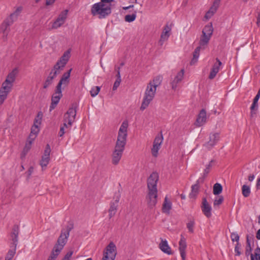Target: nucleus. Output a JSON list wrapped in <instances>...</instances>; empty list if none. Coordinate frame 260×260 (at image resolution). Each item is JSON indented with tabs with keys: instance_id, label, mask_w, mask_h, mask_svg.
I'll return each instance as SVG.
<instances>
[{
	"instance_id": "nucleus-1",
	"label": "nucleus",
	"mask_w": 260,
	"mask_h": 260,
	"mask_svg": "<svg viewBox=\"0 0 260 260\" xmlns=\"http://www.w3.org/2000/svg\"><path fill=\"white\" fill-rule=\"evenodd\" d=\"M128 126V121L125 120L123 121L118 131L117 141L112 155V162L114 165H117L119 163L124 150L127 137Z\"/></svg>"
},
{
	"instance_id": "nucleus-2",
	"label": "nucleus",
	"mask_w": 260,
	"mask_h": 260,
	"mask_svg": "<svg viewBox=\"0 0 260 260\" xmlns=\"http://www.w3.org/2000/svg\"><path fill=\"white\" fill-rule=\"evenodd\" d=\"M158 179V174L157 172H153L147 179L148 193L146 199L148 206L150 209H153L157 203V183Z\"/></svg>"
},
{
	"instance_id": "nucleus-3",
	"label": "nucleus",
	"mask_w": 260,
	"mask_h": 260,
	"mask_svg": "<svg viewBox=\"0 0 260 260\" xmlns=\"http://www.w3.org/2000/svg\"><path fill=\"white\" fill-rule=\"evenodd\" d=\"M70 54V51H66L54 66L53 68L44 83L43 88L44 89L47 88L52 84L54 79L56 78L57 75L59 73V70H62L65 67L69 60Z\"/></svg>"
},
{
	"instance_id": "nucleus-4",
	"label": "nucleus",
	"mask_w": 260,
	"mask_h": 260,
	"mask_svg": "<svg viewBox=\"0 0 260 260\" xmlns=\"http://www.w3.org/2000/svg\"><path fill=\"white\" fill-rule=\"evenodd\" d=\"M73 229V222L72 221H68L65 229L61 230L60 236H59L57 242L54 246V248L56 249L57 248L58 250L61 251L67 242L70 232Z\"/></svg>"
},
{
	"instance_id": "nucleus-5",
	"label": "nucleus",
	"mask_w": 260,
	"mask_h": 260,
	"mask_svg": "<svg viewBox=\"0 0 260 260\" xmlns=\"http://www.w3.org/2000/svg\"><path fill=\"white\" fill-rule=\"evenodd\" d=\"M111 4L107 5L101 2L94 4L91 7V12L93 16L99 15V18H105L111 13Z\"/></svg>"
},
{
	"instance_id": "nucleus-6",
	"label": "nucleus",
	"mask_w": 260,
	"mask_h": 260,
	"mask_svg": "<svg viewBox=\"0 0 260 260\" xmlns=\"http://www.w3.org/2000/svg\"><path fill=\"white\" fill-rule=\"evenodd\" d=\"M156 89L148 84L145 91L143 100L140 107L141 110H145L153 99Z\"/></svg>"
},
{
	"instance_id": "nucleus-7",
	"label": "nucleus",
	"mask_w": 260,
	"mask_h": 260,
	"mask_svg": "<svg viewBox=\"0 0 260 260\" xmlns=\"http://www.w3.org/2000/svg\"><path fill=\"white\" fill-rule=\"evenodd\" d=\"M116 254V245L113 242H110L104 251L102 260H114Z\"/></svg>"
},
{
	"instance_id": "nucleus-8",
	"label": "nucleus",
	"mask_w": 260,
	"mask_h": 260,
	"mask_svg": "<svg viewBox=\"0 0 260 260\" xmlns=\"http://www.w3.org/2000/svg\"><path fill=\"white\" fill-rule=\"evenodd\" d=\"M120 197L121 193L120 190H118V192H115L113 197L114 201H112L110 203V208L108 210L109 218H111L115 215L117 211V207L118 206V203Z\"/></svg>"
},
{
	"instance_id": "nucleus-9",
	"label": "nucleus",
	"mask_w": 260,
	"mask_h": 260,
	"mask_svg": "<svg viewBox=\"0 0 260 260\" xmlns=\"http://www.w3.org/2000/svg\"><path fill=\"white\" fill-rule=\"evenodd\" d=\"M50 152L51 148L50 145L47 144L46 146L44 154L42 156V158L40 162V165H41L43 170L45 169L50 161Z\"/></svg>"
},
{
	"instance_id": "nucleus-10",
	"label": "nucleus",
	"mask_w": 260,
	"mask_h": 260,
	"mask_svg": "<svg viewBox=\"0 0 260 260\" xmlns=\"http://www.w3.org/2000/svg\"><path fill=\"white\" fill-rule=\"evenodd\" d=\"M62 96L61 89L59 88L58 90L57 87H56L55 92L52 95L51 103L49 108L50 111L55 109Z\"/></svg>"
},
{
	"instance_id": "nucleus-11",
	"label": "nucleus",
	"mask_w": 260,
	"mask_h": 260,
	"mask_svg": "<svg viewBox=\"0 0 260 260\" xmlns=\"http://www.w3.org/2000/svg\"><path fill=\"white\" fill-rule=\"evenodd\" d=\"M16 73V69H14L8 75L6 80L2 84L3 88H4L5 89H11L13 86L12 83L14 82L15 80Z\"/></svg>"
},
{
	"instance_id": "nucleus-12",
	"label": "nucleus",
	"mask_w": 260,
	"mask_h": 260,
	"mask_svg": "<svg viewBox=\"0 0 260 260\" xmlns=\"http://www.w3.org/2000/svg\"><path fill=\"white\" fill-rule=\"evenodd\" d=\"M219 133H211L209 135V140L204 144V146L208 150L211 149L219 141Z\"/></svg>"
},
{
	"instance_id": "nucleus-13",
	"label": "nucleus",
	"mask_w": 260,
	"mask_h": 260,
	"mask_svg": "<svg viewBox=\"0 0 260 260\" xmlns=\"http://www.w3.org/2000/svg\"><path fill=\"white\" fill-rule=\"evenodd\" d=\"M14 19H11V18H7L1 26V30L3 31L4 37L7 38L8 33L10 30V26H11L14 22Z\"/></svg>"
},
{
	"instance_id": "nucleus-14",
	"label": "nucleus",
	"mask_w": 260,
	"mask_h": 260,
	"mask_svg": "<svg viewBox=\"0 0 260 260\" xmlns=\"http://www.w3.org/2000/svg\"><path fill=\"white\" fill-rule=\"evenodd\" d=\"M216 62L213 65L209 75V79L211 80L213 79L216 77L219 71L220 67L222 65V62L218 58H216Z\"/></svg>"
},
{
	"instance_id": "nucleus-15",
	"label": "nucleus",
	"mask_w": 260,
	"mask_h": 260,
	"mask_svg": "<svg viewBox=\"0 0 260 260\" xmlns=\"http://www.w3.org/2000/svg\"><path fill=\"white\" fill-rule=\"evenodd\" d=\"M184 74V71L183 69H182L180 72H179L175 76L173 80H172L170 84L171 85V87L172 89L175 90L177 87V84L179 83L183 79Z\"/></svg>"
},
{
	"instance_id": "nucleus-16",
	"label": "nucleus",
	"mask_w": 260,
	"mask_h": 260,
	"mask_svg": "<svg viewBox=\"0 0 260 260\" xmlns=\"http://www.w3.org/2000/svg\"><path fill=\"white\" fill-rule=\"evenodd\" d=\"M19 233V227L18 225L15 224L11 233L10 236L12 241V245L14 247H17L18 241V235Z\"/></svg>"
},
{
	"instance_id": "nucleus-17",
	"label": "nucleus",
	"mask_w": 260,
	"mask_h": 260,
	"mask_svg": "<svg viewBox=\"0 0 260 260\" xmlns=\"http://www.w3.org/2000/svg\"><path fill=\"white\" fill-rule=\"evenodd\" d=\"M206 112L205 109H202L198 115L196 120V124L197 126H201L203 125L206 122Z\"/></svg>"
},
{
	"instance_id": "nucleus-18",
	"label": "nucleus",
	"mask_w": 260,
	"mask_h": 260,
	"mask_svg": "<svg viewBox=\"0 0 260 260\" xmlns=\"http://www.w3.org/2000/svg\"><path fill=\"white\" fill-rule=\"evenodd\" d=\"M202 210L204 215L208 218L211 216V207L208 204L207 199L204 198L203 199Z\"/></svg>"
},
{
	"instance_id": "nucleus-19",
	"label": "nucleus",
	"mask_w": 260,
	"mask_h": 260,
	"mask_svg": "<svg viewBox=\"0 0 260 260\" xmlns=\"http://www.w3.org/2000/svg\"><path fill=\"white\" fill-rule=\"evenodd\" d=\"M72 71V69L69 70L67 72L64 73L60 80H59L58 83L57 84L56 87L59 89V88L61 89V85L62 84L68 85L69 83V78L70 77L71 72Z\"/></svg>"
},
{
	"instance_id": "nucleus-20",
	"label": "nucleus",
	"mask_w": 260,
	"mask_h": 260,
	"mask_svg": "<svg viewBox=\"0 0 260 260\" xmlns=\"http://www.w3.org/2000/svg\"><path fill=\"white\" fill-rule=\"evenodd\" d=\"M159 247L163 252L168 255L172 254L171 248L168 245V242L166 240H163L161 239V242L159 245Z\"/></svg>"
},
{
	"instance_id": "nucleus-21",
	"label": "nucleus",
	"mask_w": 260,
	"mask_h": 260,
	"mask_svg": "<svg viewBox=\"0 0 260 260\" xmlns=\"http://www.w3.org/2000/svg\"><path fill=\"white\" fill-rule=\"evenodd\" d=\"M203 179L199 178L197 181L196 183L191 186V192L189 194V197L192 198L195 197L199 192V184L204 182Z\"/></svg>"
},
{
	"instance_id": "nucleus-22",
	"label": "nucleus",
	"mask_w": 260,
	"mask_h": 260,
	"mask_svg": "<svg viewBox=\"0 0 260 260\" xmlns=\"http://www.w3.org/2000/svg\"><path fill=\"white\" fill-rule=\"evenodd\" d=\"M201 49H203V47L200 46L197 47L195 49L193 52V57L190 62V65H193L198 61V58L200 55V52Z\"/></svg>"
},
{
	"instance_id": "nucleus-23",
	"label": "nucleus",
	"mask_w": 260,
	"mask_h": 260,
	"mask_svg": "<svg viewBox=\"0 0 260 260\" xmlns=\"http://www.w3.org/2000/svg\"><path fill=\"white\" fill-rule=\"evenodd\" d=\"M172 208V203L166 197L162 205V210L164 213H169Z\"/></svg>"
},
{
	"instance_id": "nucleus-24",
	"label": "nucleus",
	"mask_w": 260,
	"mask_h": 260,
	"mask_svg": "<svg viewBox=\"0 0 260 260\" xmlns=\"http://www.w3.org/2000/svg\"><path fill=\"white\" fill-rule=\"evenodd\" d=\"M11 89H5L3 88V86H2L0 89V105L4 103Z\"/></svg>"
},
{
	"instance_id": "nucleus-25",
	"label": "nucleus",
	"mask_w": 260,
	"mask_h": 260,
	"mask_svg": "<svg viewBox=\"0 0 260 260\" xmlns=\"http://www.w3.org/2000/svg\"><path fill=\"white\" fill-rule=\"evenodd\" d=\"M74 118H72V117L69 116V115L65 113L63 116V124L64 126H66V128L68 127V126L70 127L71 126L74 122Z\"/></svg>"
},
{
	"instance_id": "nucleus-26",
	"label": "nucleus",
	"mask_w": 260,
	"mask_h": 260,
	"mask_svg": "<svg viewBox=\"0 0 260 260\" xmlns=\"http://www.w3.org/2000/svg\"><path fill=\"white\" fill-rule=\"evenodd\" d=\"M210 38L211 37L210 36L206 34L203 35L202 34V36L199 42V44L200 46L203 47V49H205V46L208 44Z\"/></svg>"
},
{
	"instance_id": "nucleus-27",
	"label": "nucleus",
	"mask_w": 260,
	"mask_h": 260,
	"mask_svg": "<svg viewBox=\"0 0 260 260\" xmlns=\"http://www.w3.org/2000/svg\"><path fill=\"white\" fill-rule=\"evenodd\" d=\"M161 81L162 77L160 76H157L154 77L152 81H150L148 84L156 89L157 87L161 84Z\"/></svg>"
},
{
	"instance_id": "nucleus-28",
	"label": "nucleus",
	"mask_w": 260,
	"mask_h": 260,
	"mask_svg": "<svg viewBox=\"0 0 260 260\" xmlns=\"http://www.w3.org/2000/svg\"><path fill=\"white\" fill-rule=\"evenodd\" d=\"M214 162V160L212 159L210 161L209 164H208L206 166V168L204 170L203 176L202 177L200 178V179H203V180L204 181V179L207 176L208 174L210 172V170L213 166V164Z\"/></svg>"
},
{
	"instance_id": "nucleus-29",
	"label": "nucleus",
	"mask_w": 260,
	"mask_h": 260,
	"mask_svg": "<svg viewBox=\"0 0 260 260\" xmlns=\"http://www.w3.org/2000/svg\"><path fill=\"white\" fill-rule=\"evenodd\" d=\"M213 31V28L211 23L210 24L206 25L202 30V34L203 35H209L211 37Z\"/></svg>"
},
{
	"instance_id": "nucleus-30",
	"label": "nucleus",
	"mask_w": 260,
	"mask_h": 260,
	"mask_svg": "<svg viewBox=\"0 0 260 260\" xmlns=\"http://www.w3.org/2000/svg\"><path fill=\"white\" fill-rule=\"evenodd\" d=\"M17 247H14V246L11 245L10 249L9 250L6 257L5 259H9L12 260L14 256L16 253V250Z\"/></svg>"
},
{
	"instance_id": "nucleus-31",
	"label": "nucleus",
	"mask_w": 260,
	"mask_h": 260,
	"mask_svg": "<svg viewBox=\"0 0 260 260\" xmlns=\"http://www.w3.org/2000/svg\"><path fill=\"white\" fill-rule=\"evenodd\" d=\"M252 249L251 246L250 240L249 239V236L247 235L246 236V246L245 248V255L247 257H248L249 255H251V254H252Z\"/></svg>"
},
{
	"instance_id": "nucleus-32",
	"label": "nucleus",
	"mask_w": 260,
	"mask_h": 260,
	"mask_svg": "<svg viewBox=\"0 0 260 260\" xmlns=\"http://www.w3.org/2000/svg\"><path fill=\"white\" fill-rule=\"evenodd\" d=\"M170 35L171 34L169 32H166V31H162L160 35V39L158 42L159 45L160 46H162L164 42L168 39Z\"/></svg>"
},
{
	"instance_id": "nucleus-33",
	"label": "nucleus",
	"mask_w": 260,
	"mask_h": 260,
	"mask_svg": "<svg viewBox=\"0 0 260 260\" xmlns=\"http://www.w3.org/2000/svg\"><path fill=\"white\" fill-rule=\"evenodd\" d=\"M65 22V20L62 19L61 17L58 16L57 18L54 22L52 24L53 28H57L60 27Z\"/></svg>"
},
{
	"instance_id": "nucleus-34",
	"label": "nucleus",
	"mask_w": 260,
	"mask_h": 260,
	"mask_svg": "<svg viewBox=\"0 0 260 260\" xmlns=\"http://www.w3.org/2000/svg\"><path fill=\"white\" fill-rule=\"evenodd\" d=\"M222 191V186L220 183H216L214 185L213 192L214 195L219 194Z\"/></svg>"
},
{
	"instance_id": "nucleus-35",
	"label": "nucleus",
	"mask_w": 260,
	"mask_h": 260,
	"mask_svg": "<svg viewBox=\"0 0 260 260\" xmlns=\"http://www.w3.org/2000/svg\"><path fill=\"white\" fill-rule=\"evenodd\" d=\"M61 251L53 247V249L47 260H55Z\"/></svg>"
},
{
	"instance_id": "nucleus-36",
	"label": "nucleus",
	"mask_w": 260,
	"mask_h": 260,
	"mask_svg": "<svg viewBox=\"0 0 260 260\" xmlns=\"http://www.w3.org/2000/svg\"><path fill=\"white\" fill-rule=\"evenodd\" d=\"M76 107L73 105L72 107L69 109V110L66 113L69 115V116H71L72 118H74V120H75L76 116Z\"/></svg>"
},
{
	"instance_id": "nucleus-37",
	"label": "nucleus",
	"mask_w": 260,
	"mask_h": 260,
	"mask_svg": "<svg viewBox=\"0 0 260 260\" xmlns=\"http://www.w3.org/2000/svg\"><path fill=\"white\" fill-rule=\"evenodd\" d=\"M179 250H185L186 248V240L182 235H181V239L179 242Z\"/></svg>"
},
{
	"instance_id": "nucleus-38",
	"label": "nucleus",
	"mask_w": 260,
	"mask_h": 260,
	"mask_svg": "<svg viewBox=\"0 0 260 260\" xmlns=\"http://www.w3.org/2000/svg\"><path fill=\"white\" fill-rule=\"evenodd\" d=\"M22 10V7H18L15 11V12L10 14L9 17L11 18V19H14V21L16 20L19 14L21 12Z\"/></svg>"
},
{
	"instance_id": "nucleus-39",
	"label": "nucleus",
	"mask_w": 260,
	"mask_h": 260,
	"mask_svg": "<svg viewBox=\"0 0 260 260\" xmlns=\"http://www.w3.org/2000/svg\"><path fill=\"white\" fill-rule=\"evenodd\" d=\"M242 192L244 197H249L250 194V187L246 185H243L242 187Z\"/></svg>"
},
{
	"instance_id": "nucleus-40",
	"label": "nucleus",
	"mask_w": 260,
	"mask_h": 260,
	"mask_svg": "<svg viewBox=\"0 0 260 260\" xmlns=\"http://www.w3.org/2000/svg\"><path fill=\"white\" fill-rule=\"evenodd\" d=\"M42 116H43L42 113L41 112H39L37 114V117L35 118V119L34 120L33 125L38 126V127H39V125L41 123Z\"/></svg>"
},
{
	"instance_id": "nucleus-41",
	"label": "nucleus",
	"mask_w": 260,
	"mask_h": 260,
	"mask_svg": "<svg viewBox=\"0 0 260 260\" xmlns=\"http://www.w3.org/2000/svg\"><path fill=\"white\" fill-rule=\"evenodd\" d=\"M163 136L162 134L161 133L160 135H157L156 136L153 141V144L160 146L163 141Z\"/></svg>"
},
{
	"instance_id": "nucleus-42",
	"label": "nucleus",
	"mask_w": 260,
	"mask_h": 260,
	"mask_svg": "<svg viewBox=\"0 0 260 260\" xmlns=\"http://www.w3.org/2000/svg\"><path fill=\"white\" fill-rule=\"evenodd\" d=\"M136 12H135L134 13L131 15H126L125 16V21L128 22H131L134 21L136 18Z\"/></svg>"
},
{
	"instance_id": "nucleus-43",
	"label": "nucleus",
	"mask_w": 260,
	"mask_h": 260,
	"mask_svg": "<svg viewBox=\"0 0 260 260\" xmlns=\"http://www.w3.org/2000/svg\"><path fill=\"white\" fill-rule=\"evenodd\" d=\"M160 146L153 144V147L151 149V153L153 156L156 157L157 156L158 151L160 149Z\"/></svg>"
},
{
	"instance_id": "nucleus-44",
	"label": "nucleus",
	"mask_w": 260,
	"mask_h": 260,
	"mask_svg": "<svg viewBox=\"0 0 260 260\" xmlns=\"http://www.w3.org/2000/svg\"><path fill=\"white\" fill-rule=\"evenodd\" d=\"M194 224L195 223L193 220H190L187 223V228L188 230V231L191 233H193L194 232Z\"/></svg>"
},
{
	"instance_id": "nucleus-45",
	"label": "nucleus",
	"mask_w": 260,
	"mask_h": 260,
	"mask_svg": "<svg viewBox=\"0 0 260 260\" xmlns=\"http://www.w3.org/2000/svg\"><path fill=\"white\" fill-rule=\"evenodd\" d=\"M241 245L240 244V243L239 242L237 243L235 245V249H234L235 252V255L240 256L241 254Z\"/></svg>"
},
{
	"instance_id": "nucleus-46",
	"label": "nucleus",
	"mask_w": 260,
	"mask_h": 260,
	"mask_svg": "<svg viewBox=\"0 0 260 260\" xmlns=\"http://www.w3.org/2000/svg\"><path fill=\"white\" fill-rule=\"evenodd\" d=\"M100 90V87L99 86H95L91 89L90 90V94L91 96L94 97L98 95Z\"/></svg>"
},
{
	"instance_id": "nucleus-47",
	"label": "nucleus",
	"mask_w": 260,
	"mask_h": 260,
	"mask_svg": "<svg viewBox=\"0 0 260 260\" xmlns=\"http://www.w3.org/2000/svg\"><path fill=\"white\" fill-rule=\"evenodd\" d=\"M231 238L232 242H239L240 237L237 233L233 232L231 233Z\"/></svg>"
},
{
	"instance_id": "nucleus-48",
	"label": "nucleus",
	"mask_w": 260,
	"mask_h": 260,
	"mask_svg": "<svg viewBox=\"0 0 260 260\" xmlns=\"http://www.w3.org/2000/svg\"><path fill=\"white\" fill-rule=\"evenodd\" d=\"M223 197L222 196H220L218 197V198L217 199H215L214 201V206H218L220 204H221L223 201Z\"/></svg>"
},
{
	"instance_id": "nucleus-49",
	"label": "nucleus",
	"mask_w": 260,
	"mask_h": 260,
	"mask_svg": "<svg viewBox=\"0 0 260 260\" xmlns=\"http://www.w3.org/2000/svg\"><path fill=\"white\" fill-rule=\"evenodd\" d=\"M39 132V129L38 126L32 125L31 128V132L29 135H32L37 137V134Z\"/></svg>"
},
{
	"instance_id": "nucleus-50",
	"label": "nucleus",
	"mask_w": 260,
	"mask_h": 260,
	"mask_svg": "<svg viewBox=\"0 0 260 260\" xmlns=\"http://www.w3.org/2000/svg\"><path fill=\"white\" fill-rule=\"evenodd\" d=\"M173 24L172 23L169 24V23H167L165 26L164 27L163 30L164 31H166V32H169L170 33L171 30L172 29V26Z\"/></svg>"
},
{
	"instance_id": "nucleus-51",
	"label": "nucleus",
	"mask_w": 260,
	"mask_h": 260,
	"mask_svg": "<svg viewBox=\"0 0 260 260\" xmlns=\"http://www.w3.org/2000/svg\"><path fill=\"white\" fill-rule=\"evenodd\" d=\"M68 13V10H65L62 11L60 13V14L58 16L59 17H61L62 19H63L64 20L66 21V20L67 18Z\"/></svg>"
},
{
	"instance_id": "nucleus-52",
	"label": "nucleus",
	"mask_w": 260,
	"mask_h": 260,
	"mask_svg": "<svg viewBox=\"0 0 260 260\" xmlns=\"http://www.w3.org/2000/svg\"><path fill=\"white\" fill-rule=\"evenodd\" d=\"M73 254V251L70 250L67 253L62 260H71V257Z\"/></svg>"
},
{
	"instance_id": "nucleus-53",
	"label": "nucleus",
	"mask_w": 260,
	"mask_h": 260,
	"mask_svg": "<svg viewBox=\"0 0 260 260\" xmlns=\"http://www.w3.org/2000/svg\"><path fill=\"white\" fill-rule=\"evenodd\" d=\"M36 138V136L32 135H29V137L27 139V140L26 141V143H28V144H29V145H31L33 141H34V140Z\"/></svg>"
},
{
	"instance_id": "nucleus-54",
	"label": "nucleus",
	"mask_w": 260,
	"mask_h": 260,
	"mask_svg": "<svg viewBox=\"0 0 260 260\" xmlns=\"http://www.w3.org/2000/svg\"><path fill=\"white\" fill-rule=\"evenodd\" d=\"M121 81V79H116L113 86V90H116L117 89L118 87L120 84Z\"/></svg>"
},
{
	"instance_id": "nucleus-55",
	"label": "nucleus",
	"mask_w": 260,
	"mask_h": 260,
	"mask_svg": "<svg viewBox=\"0 0 260 260\" xmlns=\"http://www.w3.org/2000/svg\"><path fill=\"white\" fill-rule=\"evenodd\" d=\"M258 102L253 101L252 105L250 106V110H256L258 109Z\"/></svg>"
},
{
	"instance_id": "nucleus-56",
	"label": "nucleus",
	"mask_w": 260,
	"mask_h": 260,
	"mask_svg": "<svg viewBox=\"0 0 260 260\" xmlns=\"http://www.w3.org/2000/svg\"><path fill=\"white\" fill-rule=\"evenodd\" d=\"M254 255L257 260L260 257V247H259L258 246H257L256 248L255 249Z\"/></svg>"
},
{
	"instance_id": "nucleus-57",
	"label": "nucleus",
	"mask_w": 260,
	"mask_h": 260,
	"mask_svg": "<svg viewBox=\"0 0 260 260\" xmlns=\"http://www.w3.org/2000/svg\"><path fill=\"white\" fill-rule=\"evenodd\" d=\"M34 171V168L33 167H30L28 170V171L26 172V174L27 175V177L29 178L30 175H31L32 173Z\"/></svg>"
},
{
	"instance_id": "nucleus-58",
	"label": "nucleus",
	"mask_w": 260,
	"mask_h": 260,
	"mask_svg": "<svg viewBox=\"0 0 260 260\" xmlns=\"http://www.w3.org/2000/svg\"><path fill=\"white\" fill-rule=\"evenodd\" d=\"M64 127H66V126H64V125L61 126L60 128V131L59 132V137H62L63 136V135H64V134L65 133V132H64Z\"/></svg>"
},
{
	"instance_id": "nucleus-59",
	"label": "nucleus",
	"mask_w": 260,
	"mask_h": 260,
	"mask_svg": "<svg viewBox=\"0 0 260 260\" xmlns=\"http://www.w3.org/2000/svg\"><path fill=\"white\" fill-rule=\"evenodd\" d=\"M220 3V0H214L213 6L215 7L216 8L218 9L219 7V4Z\"/></svg>"
},
{
	"instance_id": "nucleus-60",
	"label": "nucleus",
	"mask_w": 260,
	"mask_h": 260,
	"mask_svg": "<svg viewBox=\"0 0 260 260\" xmlns=\"http://www.w3.org/2000/svg\"><path fill=\"white\" fill-rule=\"evenodd\" d=\"M179 251H180V255L181 256L182 260H185V258H186L185 250H179Z\"/></svg>"
},
{
	"instance_id": "nucleus-61",
	"label": "nucleus",
	"mask_w": 260,
	"mask_h": 260,
	"mask_svg": "<svg viewBox=\"0 0 260 260\" xmlns=\"http://www.w3.org/2000/svg\"><path fill=\"white\" fill-rule=\"evenodd\" d=\"M30 148H31V145H29V144H28V143H26L25 147L23 149V151L25 152H27L29 150Z\"/></svg>"
},
{
	"instance_id": "nucleus-62",
	"label": "nucleus",
	"mask_w": 260,
	"mask_h": 260,
	"mask_svg": "<svg viewBox=\"0 0 260 260\" xmlns=\"http://www.w3.org/2000/svg\"><path fill=\"white\" fill-rule=\"evenodd\" d=\"M217 9L212 6L208 11H209L212 14H214L217 11Z\"/></svg>"
},
{
	"instance_id": "nucleus-63",
	"label": "nucleus",
	"mask_w": 260,
	"mask_h": 260,
	"mask_svg": "<svg viewBox=\"0 0 260 260\" xmlns=\"http://www.w3.org/2000/svg\"><path fill=\"white\" fill-rule=\"evenodd\" d=\"M213 15V14L211 13L209 11H208L205 15V18L208 19L210 18Z\"/></svg>"
},
{
	"instance_id": "nucleus-64",
	"label": "nucleus",
	"mask_w": 260,
	"mask_h": 260,
	"mask_svg": "<svg viewBox=\"0 0 260 260\" xmlns=\"http://www.w3.org/2000/svg\"><path fill=\"white\" fill-rule=\"evenodd\" d=\"M120 67H117L116 68V69L117 70V75H116V77H117V79H121V76H120Z\"/></svg>"
}]
</instances>
